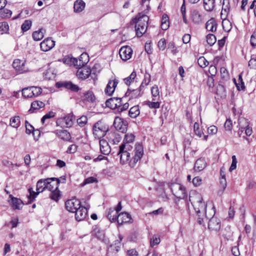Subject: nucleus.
I'll return each mask as SVG.
<instances>
[{"instance_id": "nucleus-1", "label": "nucleus", "mask_w": 256, "mask_h": 256, "mask_svg": "<svg viewBox=\"0 0 256 256\" xmlns=\"http://www.w3.org/2000/svg\"><path fill=\"white\" fill-rule=\"evenodd\" d=\"M132 146L124 147V144H120L119 146L118 155L120 156V162L122 164L128 162L129 166L131 168H134L138 161L142 158L144 154V148L141 144H136L131 157L130 151L132 150Z\"/></svg>"}, {"instance_id": "nucleus-2", "label": "nucleus", "mask_w": 256, "mask_h": 256, "mask_svg": "<svg viewBox=\"0 0 256 256\" xmlns=\"http://www.w3.org/2000/svg\"><path fill=\"white\" fill-rule=\"evenodd\" d=\"M149 18L143 12L138 13L132 20L135 22V30L138 37H141L146 30Z\"/></svg>"}, {"instance_id": "nucleus-3", "label": "nucleus", "mask_w": 256, "mask_h": 256, "mask_svg": "<svg viewBox=\"0 0 256 256\" xmlns=\"http://www.w3.org/2000/svg\"><path fill=\"white\" fill-rule=\"evenodd\" d=\"M189 199L196 213L202 214V216H206V204L204 202L202 196L197 194L194 196H190Z\"/></svg>"}, {"instance_id": "nucleus-4", "label": "nucleus", "mask_w": 256, "mask_h": 256, "mask_svg": "<svg viewBox=\"0 0 256 256\" xmlns=\"http://www.w3.org/2000/svg\"><path fill=\"white\" fill-rule=\"evenodd\" d=\"M108 130V126L101 121H98L93 126V134L95 138L100 139Z\"/></svg>"}, {"instance_id": "nucleus-5", "label": "nucleus", "mask_w": 256, "mask_h": 256, "mask_svg": "<svg viewBox=\"0 0 256 256\" xmlns=\"http://www.w3.org/2000/svg\"><path fill=\"white\" fill-rule=\"evenodd\" d=\"M170 186L173 195L176 198L180 200L186 198L187 194L186 188L182 184L178 183H172Z\"/></svg>"}, {"instance_id": "nucleus-6", "label": "nucleus", "mask_w": 256, "mask_h": 256, "mask_svg": "<svg viewBox=\"0 0 256 256\" xmlns=\"http://www.w3.org/2000/svg\"><path fill=\"white\" fill-rule=\"evenodd\" d=\"M80 206V202L76 198L68 200L65 203L66 208L71 212H74Z\"/></svg>"}, {"instance_id": "nucleus-7", "label": "nucleus", "mask_w": 256, "mask_h": 256, "mask_svg": "<svg viewBox=\"0 0 256 256\" xmlns=\"http://www.w3.org/2000/svg\"><path fill=\"white\" fill-rule=\"evenodd\" d=\"M56 86L58 88H64L74 92H77L80 90L79 87L77 85L72 84L71 82H58L56 83Z\"/></svg>"}, {"instance_id": "nucleus-8", "label": "nucleus", "mask_w": 256, "mask_h": 256, "mask_svg": "<svg viewBox=\"0 0 256 256\" xmlns=\"http://www.w3.org/2000/svg\"><path fill=\"white\" fill-rule=\"evenodd\" d=\"M113 125L116 130L120 132L125 133L127 130L128 124L126 122L124 121L120 118H115Z\"/></svg>"}, {"instance_id": "nucleus-9", "label": "nucleus", "mask_w": 256, "mask_h": 256, "mask_svg": "<svg viewBox=\"0 0 256 256\" xmlns=\"http://www.w3.org/2000/svg\"><path fill=\"white\" fill-rule=\"evenodd\" d=\"M89 207V206L87 207L80 206V207L76 210L74 212L75 218L77 221L83 220L87 217L88 210Z\"/></svg>"}, {"instance_id": "nucleus-10", "label": "nucleus", "mask_w": 256, "mask_h": 256, "mask_svg": "<svg viewBox=\"0 0 256 256\" xmlns=\"http://www.w3.org/2000/svg\"><path fill=\"white\" fill-rule=\"evenodd\" d=\"M8 198H10L8 202L13 210H20L22 208L24 205L22 200L20 198L13 196L12 194H10Z\"/></svg>"}, {"instance_id": "nucleus-11", "label": "nucleus", "mask_w": 256, "mask_h": 256, "mask_svg": "<svg viewBox=\"0 0 256 256\" xmlns=\"http://www.w3.org/2000/svg\"><path fill=\"white\" fill-rule=\"evenodd\" d=\"M132 52V48L128 46H122L119 50L120 56L124 61H126L131 58Z\"/></svg>"}, {"instance_id": "nucleus-12", "label": "nucleus", "mask_w": 256, "mask_h": 256, "mask_svg": "<svg viewBox=\"0 0 256 256\" xmlns=\"http://www.w3.org/2000/svg\"><path fill=\"white\" fill-rule=\"evenodd\" d=\"M46 184V190L52 191L56 190L58 188L60 180L56 178H48L45 179Z\"/></svg>"}, {"instance_id": "nucleus-13", "label": "nucleus", "mask_w": 256, "mask_h": 256, "mask_svg": "<svg viewBox=\"0 0 256 256\" xmlns=\"http://www.w3.org/2000/svg\"><path fill=\"white\" fill-rule=\"evenodd\" d=\"M55 46V42L51 38L44 39L40 44V49L44 52H48L52 49Z\"/></svg>"}, {"instance_id": "nucleus-14", "label": "nucleus", "mask_w": 256, "mask_h": 256, "mask_svg": "<svg viewBox=\"0 0 256 256\" xmlns=\"http://www.w3.org/2000/svg\"><path fill=\"white\" fill-rule=\"evenodd\" d=\"M61 140L66 142H70L71 140L70 133L65 130H56L53 132Z\"/></svg>"}, {"instance_id": "nucleus-15", "label": "nucleus", "mask_w": 256, "mask_h": 256, "mask_svg": "<svg viewBox=\"0 0 256 256\" xmlns=\"http://www.w3.org/2000/svg\"><path fill=\"white\" fill-rule=\"evenodd\" d=\"M132 222V219L128 213L122 212L118 214V218L117 221L118 226L122 225L124 223H131Z\"/></svg>"}, {"instance_id": "nucleus-16", "label": "nucleus", "mask_w": 256, "mask_h": 256, "mask_svg": "<svg viewBox=\"0 0 256 256\" xmlns=\"http://www.w3.org/2000/svg\"><path fill=\"white\" fill-rule=\"evenodd\" d=\"M118 83V80L114 79V80H110L106 86L104 90V92L108 96H112L116 88V87Z\"/></svg>"}, {"instance_id": "nucleus-17", "label": "nucleus", "mask_w": 256, "mask_h": 256, "mask_svg": "<svg viewBox=\"0 0 256 256\" xmlns=\"http://www.w3.org/2000/svg\"><path fill=\"white\" fill-rule=\"evenodd\" d=\"M90 74L91 70L90 68L83 67L78 68L76 75L79 79L85 80L89 76Z\"/></svg>"}, {"instance_id": "nucleus-18", "label": "nucleus", "mask_w": 256, "mask_h": 256, "mask_svg": "<svg viewBox=\"0 0 256 256\" xmlns=\"http://www.w3.org/2000/svg\"><path fill=\"white\" fill-rule=\"evenodd\" d=\"M208 228L212 230L218 231L220 228V222L219 219L216 217H212L208 222Z\"/></svg>"}, {"instance_id": "nucleus-19", "label": "nucleus", "mask_w": 256, "mask_h": 256, "mask_svg": "<svg viewBox=\"0 0 256 256\" xmlns=\"http://www.w3.org/2000/svg\"><path fill=\"white\" fill-rule=\"evenodd\" d=\"M100 151L102 154L104 155H108L110 152V148L108 142L104 140H100Z\"/></svg>"}, {"instance_id": "nucleus-20", "label": "nucleus", "mask_w": 256, "mask_h": 256, "mask_svg": "<svg viewBox=\"0 0 256 256\" xmlns=\"http://www.w3.org/2000/svg\"><path fill=\"white\" fill-rule=\"evenodd\" d=\"M45 104L41 101L35 100L32 102L30 109L28 110L30 113L36 112L38 110L44 108Z\"/></svg>"}, {"instance_id": "nucleus-21", "label": "nucleus", "mask_w": 256, "mask_h": 256, "mask_svg": "<svg viewBox=\"0 0 256 256\" xmlns=\"http://www.w3.org/2000/svg\"><path fill=\"white\" fill-rule=\"evenodd\" d=\"M230 11V0H223L222 10L220 16L222 18V17L226 18Z\"/></svg>"}, {"instance_id": "nucleus-22", "label": "nucleus", "mask_w": 256, "mask_h": 256, "mask_svg": "<svg viewBox=\"0 0 256 256\" xmlns=\"http://www.w3.org/2000/svg\"><path fill=\"white\" fill-rule=\"evenodd\" d=\"M135 136L132 133H128L126 134L123 140V142L121 144H124V147H128V146H132L130 144L134 142Z\"/></svg>"}, {"instance_id": "nucleus-23", "label": "nucleus", "mask_w": 256, "mask_h": 256, "mask_svg": "<svg viewBox=\"0 0 256 256\" xmlns=\"http://www.w3.org/2000/svg\"><path fill=\"white\" fill-rule=\"evenodd\" d=\"M12 66L16 70L18 71L20 73H23L27 71V70L24 68V62H22L18 59L15 60L14 61Z\"/></svg>"}, {"instance_id": "nucleus-24", "label": "nucleus", "mask_w": 256, "mask_h": 256, "mask_svg": "<svg viewBox=\"0 0 256 256\" xmlns=\"http://www.w3.org/2000/svg\"><path fill=\"white\" fill-rule=\"evenodd\" d=\"M190 17L193 22L198 24L202 22V15L196 10H193L190 12Z\"/></svg>"}, {"instance_id": "nucleus-25", "label": "nucleus", "mask_w": 256, "mask_h": 256, "mask_svg": "<svg viewBox=\"0 0 256 256\" xmlns=\"http://www.w3.org/2000/svg\"><path fill=\"white\" fill-rule=\"evenodd\" d=\"M92 234L98 240H104L105 234L104 230H100L98 226H95L92 232Z\"/></svg>"}, {"instance_id": "nucleus-26", "label": "nucleus", "mask_w": 256, "mask_h": 256, "mask_svg": "<svg viewBox=\"0 0 256 256\" xmlns=\"http://www.w3.org/2000/svg\"><path fill=\"white\" fill-rule=\"evenodd\" d=\"M206 166L205 160L203 158H200L196 160L194 164V169L196 171H202Z\"/></svg>"}, {"instance_id": "nucleus-27", "label": "nucleus", "mask_w": 256, "mask_h": 256, "mask_svg": "<svg viewBox=\"0 0 256 256\" xmlns=\"http://www.w3.org/2000/svg\"><path fill=\"white\" fill-rule=\"evenodd\" d=\"M106 216L112 222H117L118 218V214L112 208H110L108 210Z\"/></svg>"}, {"instance_id": "nucleus-28", "label": "nucleus", "mask_w": 256, "mask_h": 256, "mask_svg": "<svg viewBox=\"0 0 256 256\" xmlns=\"http://www.w3.org/2000/svg\"><path fill=\"white\" fill-rule=\"evenodd\" d=\"M63 62L70 66H76L78 68V60L69 56H66L63 58Z\"/></svg>"}, {"instance_id": "nucleus-29", "label": "nucleus", "mask_w": 256, "mask_h": 256, "mask_svg": "<svg viewBox=\"0 0 256 256\" xmlns=\"http://www.w3.org/2000/svg\"><path fill=\"white\" fill-rule=\"evenodd\" d=\"M216 27L217 24L213 18H210L206 22V28L208 31L214 32L216 31Z\"/></svg>"}, {"instance_id": "nucleus-30", "label": "nucleus", "mask_w": 256, "mask_h": 256, "mask_svg": "<svg viewBox=\"0 0 256 256\" xmlns=\"http://www.w3.org/2000/svg\"><path fill=\"white\" fill-rule=\"evenodd\" d=\"M204 10L208 12H212L215 6L216 0H203Z\"/></svg>"}, {"instance_id": "nucleus-31", "label": "nucleus", "mask_w": 256, "mask_h": 256, "mask_svg": "<svg viewBox=\"0 0 256 256\" xmlns=\"http://www.w3.org/2000/svg\"><path fill=\"white\" fill-rule=\"evenodd\" d=\"M85 7V2L82 0H77L74 3V11L76 12H82Z\"/></svg>"}, {"instance_id": "nucleus-32", "label": "nucleus", "mask_w": 256, "mask_h": 256, "mask_svg": "<svg viewBox=\"0 0 256 256\" xmlns=\"http://www.w3.org/2000/svg\"><path fill=\"white\" fill-rule=\"evenodd\" d=\"M44 32H45V30L43 28L34 32L32 34L33 39L36 41L41 40L44 36Z\"/></svg>"}, {"instance_id": "nucleus-33", "label": "nucleus", "mask_w": 256, "mask_h": 256, "mask_svg": "<svg viewBox=\"0 0 256 256\" xmlns=\"http://www.w3.org/2000/svg\"><path fill=\"white\" fill-rule=\"evenodd\" d=\"M161 28L164 30H166L170 26L169 18L167 14H164L162 18Z\"/></svg>"}, {"instance_id": "nucleus-34", "label": "nucleus", "mask_w": 256, "mask_h": 256, "mask_svg": "<svg viewBox=\"0 0 256 256\" xmlns=\"http://www.w3.org/2000/svg\"><path fill=\"white\" fill-rule=\"evenodd\" d=\"M116 100H118L117 98H110L106 100V105L111 109H116L117 108Z\"/></svg>"}, {"instance_id": "nucleus-35", "label": "nucleus", "mask_w": 256, "mask_h": 256, "mask_svg": "<svg viewBox=\"0 0 256 256\" xmlns=\"http://www.w3.org/2000/svg\"><path fill=\"white\" fill-rule=\"evenodd\" d=\"M84 100L90 102H94L96 100V97L94 92L91 90H88V92L84 94Z\"/></svg>"}, {"instance_id": "nucleus-36", "label": "nucleus", "mask_w": 256, "mask_h": 256, "mask_svg": "<svg viewBox=\"0 0 256 256\" xmlns=\"http://www.w3.org/2000/svg\"><path fill=\"white\" fill-rule=\"evenodd\" d=\"M140 108L138 105L132 107L128 112V114L132 118H136L140 114Z\"/></svg>"}, {"instance_id": "nucleus-37", "label": "nucleus", "mask_w": 256, "mask_h": 256, "mask_svg": "<svg viewBox=\"0 0 256 256\" xmlns=\"http://www.w3.org/2000/svg\"><path fill=\"white\" fill-rule=\"evenodd\" d=\"M46 181L45 179H40L36 183V191L40 192H42L46 189Z\"/></svg>"}, {"instance_id": "nucleus-38", "label": "nucleus", "mask_w": 256, "mask_h": 256, "mask_svg": "<svg viewBox=\"0 0 256 256\" xmlns=\"http://www.w3.org/2000/svg\"><path fill=\"white\" fill-rule=\"evenodd\" d=\"M88 61V56L86 54H82L78 60V67L84 66Z\"/></svg>"}, {"instance_id": "nucleus-39", "label": "nucleus", "mask_w": 256, "mask_h": 256, "mask_svg": "<svg viewBox=\"0 0 256 256\" xmlns=\"http://www.w3.org/2000/svg\"><path fill=\"white\" fill-rule=\"evenodd\" d=\"M9 34V26L7 22H0V34Z\"/></svg>"}, {"instance_id": "nucleus-40", "label": "nucleus", "mask_w": 256, "mask_h": 256, "mask_svg": "<svg viewBox=\"0 0 256 256\" xmlns=\"http://www.w3.org/2000/svg\"><path fill=\"white\" fill-rule=\"evenodd\" d=\"M50 192H51L50 194V198L52 200L56 202H58L61 196L60 192L58 190V188L56 190H52Z\"/></svg>"}, {"instance_id": "nucleus-41", "label": "nucleus", "mask_w": 256, "mask_h": 256, "mask_svg": "<svg viewBox=\"0 0 256 256\" xmlns=\"http://www.w3.org/2000/svg\"><path fill=\"white\" fill-rule=\"evenodd\" d=\"M28 192L30 194L28 196V203L30 204L34 201L35 198L40 192L38 191L35 192L32 190V188H28Z\"/></svg>"}, {"instance_id": "nucleus-42", "label": "nucleus", "mask_w": 256, "mask_h": 256, "mask_svg": "<svg viewBox=\"0 0 256 256\" xmlns=\"http://www.w3.org/2000/svg\"><path fill=\"white\" fill-rule=\"evenodd\" d=\"M222 19H223L222 25L224 30L225 31L229 32L232 28V23L224 17H222Z\"/></svg>"}, {"instance_id": "nucleus-43", "label": "nucleus", "mask_w": 256, "mask_h": 256, "mask_svg": "<svg viewBox=\"0 0 256 256\" xmlns=\"http://www.w3.org/2000/svg\"><path fill=\"white\" fill-rule=\"evenodd\" d=\"M206 40L208 45L212 46L216 42V36L213 34H208L206 36Z\"/></svg>"}, {"instance_id": "nucleus-44", "label": "nucleus", "mask_w": 256, "mask_h": 256, "mask_svg": "<svg viewBox=\"0 0 256 256\" xmlns=\"http://www.w3.org/2000/svg\"><path fill=\"white\" fill-rule=\"evenodd\" d=\"M32 25V22L30 20H25L21 26V29L23 32H26L29 30Z\"/></svg>"}, {"instance_id": "nucleus-45", "label": "nucleus", "mask_w": 256, "mask_h": 256, "mask_svg": "<svg viewBox=\"0 0 256 256\" xmlns=\"http://www.w3.org/2000/svg\"><path fill=\"white\" fill-rule=\"evenodd\" d=\"M151 93L152 96V101H155L156 98L159 96L160 91L158 86L154 85L151 88Z\"/></svg>"}, {"instance_id": "nucleus-46", "label": "nucleus", "mask_w": 256, "mask_h": 256, "mask_svg": "<svg viewBox=\"0 0 256 256\" xmlns=\"http://www.w3.org/2000/svg\"><path fill=\"white\" fill-rule=\"evenodd\" d=\"M20 116H14L10 120V125L15 128H17L20 126Z\"/></svg>"}, {"instance_id": "nucleus-47", "label": "nucleus", "mask_w": 256, "mask_h": 256, "mask_svg": "<svg viewBox=\"0 0 256 256\" xmlns=\"http://www.w3.org/2000/svg\"><path fill=\"white\" fill-rule=\"evenodd\" d=\"M62 121L65 123L66 127L72 126L73 124L72 116L69 114L63 118Z\"/></svg>"}, {"instance_id": "nucleus-48", "label": "nucleus", "mask_w": 256, "mask_h": 256, "mask_svg": "<svg viewBox=\"0 0 256 256\" xmlns=\"http://www.w3.org/2000/svg\"><path fill=\"white\" fill-rule=\"evenodd\" d=\"M22 95L26 98H32V92L30 86L25 88L22 90Z\"/></svg>"}, {"instance_id": "nucleus-49", "label": "nucleus", "mask_w": 256, "mask_h": 256, "mask_svg": "<svg viewBox=\"0 0 256 256\" xmlns=\"http://www.w3.org/2000/svg\"><path fill=\"white\" fill-rule=\"evenodd\" d=\"M136 76V72H132L130 76L124 79V83L126 85L129 86L131 84L132 82L135 78Z\"/></svg>"}, {"instance_id": "nucleus-50", "label": "nucleus", "mask_w": 256, "mask_h": 256, "mask_svg": "<svg viewBox=\"0 0 256 256\" xmlns=\"http://www.w3.org/2000/svg\"><path fill=\"white\" fill-rule=\"evenodd\" d=\"M30 88L32 96H37L42 92V89L40 87L32 86H30Z\"/></svg>"}, {"instance_id": "nucleus-51", "label": "nucleus", "mask_w": 256, "mask_h": 256, "mask_svg": "<svg viewBox=\"0 0 256 256\" xmlns=\"http://www.w3.org/2000/svg\"><path fill=\"white\" fill-rule=\"evenodd\" d=\"M88 122V118L86 116H82L77 120V123L80 127L84 126Z\"/></svg>"}, {"instance_id": "nucleus-52", "label": "nucleus", "mask_w": 256, "mask_h": 256, "mask_svg": "<svg viewBox=\"0 0 256 256\" xmlns=\"http://www.w3.org/2000/svg\"><path fill=\"white\" fill-rule=\"evenodd\" d=\"M220 77L223 80H226L228 79V78H229L228 73L227 70L225 68H224V67L221 68L220 70Z\"/></svg>"}, {"instance_id": "nucleus-53", "label": "nucleus", "mask_w": 256, "mask_h": 256, "mask_svg": "<svg viewBox=\"0 0 256 256\" xmlns=\"http://www.w3.org/2000/svg\"><path fill=\"white\" fill-rule=\"evenodd\" d=\"M198 64L201 68H205L208 66V62L204 56H200L198 60Z\"/></svg>"}, {"instance_id": "nucleus-54", "label": "nucleus", "mask_w": 256, "mask_h": 256, "mask_svg": "<svg viewBox=\"0 0 256 256\" xmlns=\"http://www.w3.org/2000/svg\"><path fill=\"white\" fill-rule=\"evenodd\" d=\"M122 240V238L120 239V240H114V244H111L110 246V248L112 249H114L116 252H118L120 247V240Z\"/></svg>"}, {"instance_id": "nucleus-55", "label": "nucleus", "mask_w": 256, "mask_h": 256, "mask_svg": "<svg viewBox=\"0 0 256 256\" xmlns=\"http://www.w3.org/2000/svg\"><path fill=\"white\" fill-rule=\"evenodd\" d=\"M248 66L250 68L256 69V57L255 56H252L250 60L248 62Z\"/></svg>"}, {"instance_id": "nucleus-56", "label": "nucleus", "mask_w": 256, "mask_h": 256, "mask_svg": "<svg viewBox=\"0 0 256 256\" xmlns=\"http://www.w3.org/2000/svg\"><path fill=\"white\" fill-rule=\"evenodd\" d=\"M158 46L160 50H164L166 47V40L164 38H161L158 42Z\"/></svg>"}, {"instance_id": "nucleus-57", "label": "nucleus", "mask_w": 256, "mask_h": 256, "mask_svg": "<svg viewBox=\"0 0 256 256\" xmlns=\"http://www.w3.org/2000/svg\"><path fill=\"white\" fill-rule=\"evenodd\" d=\"M77 148H78V146L76 144H71L68 147L66 152L68 154H74L76 152Z\"/></svg>"}, {"instance_id": "nucleus-58", "label": "nucleus", "mask_w": 256, "mask_h": 256, "mask_svg": "<svg viewBox=\"0 0 256 256\" xmlns=\"http://www.w3.org/2000/svg\"><path fill=\"white\" fill-rule=\"evenodd\" d=\"M194 130L196 136L200 138L202 136V132L199 127V124L196 122L194 124Z\"/></svg>"}, {"instance_id": "nucleus-59", "label": "nucleus", "mask_w": 256, "mask_h": 256, "mask_svg": "<svg viewBox=\"0 0 256 256\" xmlns=\"http://www.w3.org/2000/svg\"><path fill=\"white\" fill-rule=\"evenodd\" d=\"M160 242V238L156 236H153L150 239V244L152 247L158 245Z\"/></svg>"}, {"instance_id": "nucleus-60", "label": "nucleus", "mask_w": 256, "mask_h": 256, "mask_svg": "<svg viewBox=\"0 0 256 256\" xmlns=\"http://www.w3.org/2000/svg\"><path fill=\"white\" fill-rule=\"evenodd\" d=\"M168 49H170L174 54H176L177 52V48L174 42H170L168 43Z\"/></svg>"}, {"instance_id": "nucleus-61", "label": "nucleus", "mask_w": 256, "mask_h": 256, "mask_svg": "<svg viewBox=\"0 0 256 256\" xmlns=\"http://www.w3.org/2000/svg\"><path fill=\"white\" fill-rule=\"evenodd\" d=\"M25 126L26 128V133L30 134L34 131V128L27 120L25 122Z\"/></svg>"}, {"instance_id": "nucleus-62", "label": "nucleus", "mask_w": 256, "mask_h": 256, "mask_svg": "<svg viewBox=\"0 0 256 256\" xmlns=\"http://www.w3.org/2000/svg\"><path fill=\"white\" fill-rule=\"evenodd\" d=\"M147 104L150 108H158L160 106V102H148Z\"/></svg>"}, {"instance_id": "nucleus-63", "label": "nucleus", "mask_w": 256, "mask_h": 256, "mask_svg": "<svg viewBox=\"0 0 256 256\" xmlns=\"http://www.w3.org/2000/svg\"><path fill=\"white\" fill-rule=\"evenodd\" d=\"M151 80V76L150 74L146 72L144 76V78L142 80L143 84H144V86H147L150 82Z\"/></svg>"}, {"instance_id": "nucleus-64", "label": "nucleus", "mask_w": 256, "mask_h": 256, "mask_svg": "<svg viewBox=\"0 0 256 256\" xmlns=\"http://www.w3.org/2000/svg\"><path fill=\"white\" fill-rule=\"evenodd\" d=\"M224 128L227 130H230L232 128V121L230 118L226 119L224 125Z\"/></svg>"}]
</instances>
